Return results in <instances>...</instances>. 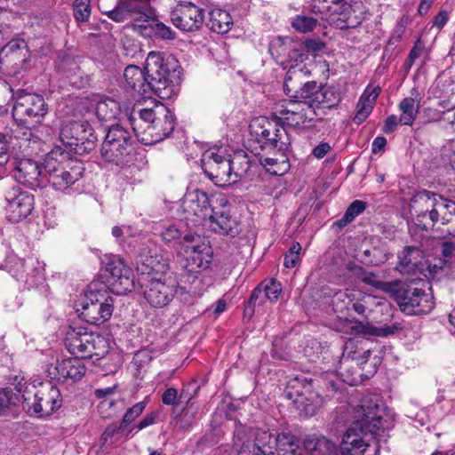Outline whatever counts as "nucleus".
<instances>
[{
	"label": "nucleus",
	"mask_w": 455,
	"mask_h": 455,
	"mask_svg": "<svg viewBox=\"0 0 455 455\" xmlns=\"http://www.w3.org/2000/svg\"><path fill=\"white\" fill-rule=\"evenodd\" d=\"M179 68L172 56L164 58L151 52L146 60V72L135 65L125 68L124 88L144 98H151L153 93L161 99H169L181 81Z\"/></svg>",
	"instance_id": "nucleus-1"
},
{
	"label": "nucleus",
	"mask_w": 455,
	"mask_h": 455,
	"mask_svg": "<svg viewBox=\"0 0 455 455\" xmlns=\"http://www.w3.org/2000/svg\"><path fill=\"white\" fill-rule=\"evenodd\" d=\"M411 212L415 215L414 224L427 229L435 223L451 224L455 233V202L431 191L417 193L411 202Z\"/></svg>",
	"instance_id": "nucleus-2"
},
{
	"label": "nucleus",
	"mask_w": 455,
	"mask_h": 455,
	"mask_svg": "<svg viewBox=\"0 0 455 455\" xmlns=\"http://www.w3.org/2000/svg\"><path fill=\"white\" fill-rule=\"evenodd\" d=\"M371 288L389 294L397 303L400 310L408 315L428 314L434 308L432 295L419 288L415 281L409 283L397 280L378 281L371 274Z\"/></svg>",
	"instance_id": "nucleus-3"
},
{
	"label": "nucleus",
	"mask_w": 455,
	"mask_h": 455,
	"mask_svg": "<svg viewBox=\"0 0 455 455\" xmlns=\"http://www.w3.org/2000/svg\"><path fill=\"white\" fill-rule=\"evenodd\" d=\"M44 172L49 182L55 190L66 191L77 182L84 174L83 164L76 158L69 156V153L60 150L48 154L44 165Z\"/></svg>",
	"instance_id": "nucleus-4"
},
{
	"label": "nucleus",
	"mask_w": 455,
	"mask_h": 455,
	"mask_svg": "<svg viewBox=\"0 0 455 455\" xmlns=\"http://www.w3.org/2000/svg\"><path fill=\"white\" fill-rule=\"evenodd\" d=\"M113 309V299L108 294L107 285L100 281L92 282L79 316L90 324L100 325L110 319Z\"/></svg>",
	"instance_id": "nucleus-5"
},
{
	"label": "nucleus",
	"mask_w": 455,
	"mask_h": 455,
	"mask_svg": "<svg viewBox=\"0 0 455 455\" xmlns=\"http://www.w3.org/2000/svg\"><path fill=\"white\" fill-rule=\"evenodd\" d=\"M65 346L73 355L94 362L105 357L108 352L107 342L103 337L88 332L82 327L68 330Z\"/></svg>",
	"instance_id": "nucleus-6"
},
{
	"label": "nucleus",
	"mask_w": 455,
	"mask_h": 455,
	"mask_svg": "<svg viewBox=\"0 0 455 455\" xmlns=\"http://www.w3.org/2000/svg\"><path fill=\"white\" fill-rule=\"evenodd\" d=\"M12 96L15 100L12 116L17 122L27 127H34L43 123L48 106L42 95L18 90Z\"/></svg>",
	"instance_id": "nucleus-7"
},
{
	"label": "nucleus",
	"mask_w": 455,
	"mask_h": 455,
	"mask_svg": "<svg viewBox=\"0 0 455 455\" xmlns=\"http://www.w3.org/2000/svg\"><path fill=\"white\" fill-rule=\"evenodd\" d=\"M61 142L76 155H84L96 147L97 136L86 120L74 121L62 126L60 133Z\"/></svg>",
	"instance_id": "nucleus-8"
},
{
	"label": "nucleus",
	"mask_w": 455,
	"mask_h": 455,
	"mask_svg": "<svg viewBox=\"0 0 455 455\" xmlns=\"http://www.w3.org/2000/svg\"><path fill=\"white\" fill-rule=\"evenodd\" d=\"M265 117H258L250 124L251 135L260 144L262 149L284 151L288 148V134L283 127H278Z\"/></svg>",
	"instance_id": "nucleus-9"
},
{
	"label": "nucleus",
	"mask_w": 455,
	"mask_h": 455,
	"mask_svg": "<svg viewBox=\"0 0 455 455\" xmlns=\"http://www.w3.org/2000/svg\"><path fill=\"white\" fill-rule=\"evenodd\" d=\"M138 283L148 303L156 308L169 305L177 293V284L171 279L152 276L150 279L139 278Z\"/></svg>",
	"instance_id": "nucleus-10"
},
{
	"label": "nucleus",
	"mask_w": 455,
	"mask_h": 455,
	"mask_svg": "<svg viewBox=\"0 0 455 455\" xmlns=\"http://www.w3.org/2000/svg\"><path fill=\"white\" fill-rule=\"evenodd\" d=\"M318 116L307 99L291 100L280 106L275 112L276 121L291 127H302Z\"/></svg>",
	"instance_id": "nucleus-11"
},
{
	"label": "nucleus",
	"mask_w": 455,
	"mask_h": 455,
	"mask_svg": "<svg viewBox=\"0 0 455 455\" xmlns=\"http://www.w3.org/2000/svg\"><path fill=\"white\" fill-rule=\"evenodd\" d=\"M61 404L62 398L60 390L52 383H47L38 390L33 391L32 400L28 402L24 410L37 417H46L60 408Z\"/></svg>",
	"instance_id": "nucleus-12"
},
{
	"label": "nucleus",
	"mask_w": 455,
	"mask_h": 455,
	"mask_svg": "<svg viewBox=\"0 0 455 455\" xmlns=\"http://www.w3.org/2000/svg\"><path fill=\"white\" fill-rule=\"evenodd\" d=\"M202 169L204 174L217 186L222 187L233 183L230 174L229 156L210 149L204 153Z\"/></svg>",
	"instance_id": "nucleus-13"
},
{
	"label": "nucleus",
	"mask_w": 455,
	"mask_h": 455,
	"mask_svg": "<svg viewBox=\"0 0 455 455\" xmlns=\"http://www.w3.org/2000/svg\"><path fill=\"white\" fill-rule=\"evenodd\" d=\"M395 425V416L391 410L379 397L371 398V439L376 440L378 455L381 443H385L389 436L388 432Z\"/></svg>",
	"instance_id": "nucleus-14"
},
{
	"label": "nucleus",
	"mask_w": 455,
	"mask_h": 455,
	"mask_svg": "<svg viewBox=\"0 0 455 455\" xmlns=\"http://www.w3.org/2000/svg\"><path fill=\"white\" fill-rule=\"evenodd\" d=\"M212 208L208 194L201 189L188 191L180 205L183 218L195 223L206 220Z\"/></svg>",
	"instance_id": "nucleus-15"
},
{
	"label": "nucleus",
	"mask_w": 455,
	"mask_h": 455,
	"mask_svg": "<svg viewBox=\"0 0 455 455\" xmlns=\"http://www.w3.org/2000/svg\"><path fill=\"white\" fill-rule=\"evenodd\" d=\"M13 177L19 183L32 189L43 188L47 184L46 172H43L42 164L30 158L16 160Z\"/></svg>",
	"instance_id": "nucleus-16"
},
{
	"label": "nucleus",
	"mask_w": 455,
	"mask_h": 455,
	"mask_svg": "<svg viewBox=\"0 0 455 455\" xmlns=\"http://www.w3.org/2000/svg\"><path fill=\"white\" fill-rule=\"evenodd\" d=\"M204 19V9L191 2L179 3L171 12L172 24L186 32L198 30L203 25Z\"/></svg>",
	"instance_id": "nucleus-17"
},
{
	"label": "nucleus",
	"mask_w": 455,
	"mask_h": 455,
	"mask_svg": "<svg viewBox=\"0 0 455 455\" xmlns=\"http://www.w3.org/2000/svg\"><path fill=\"white\" fill-rule=\"evenodd\" d=\"M8 219L12 222H19L26 219L34 209V196L19 187H13L5 193Z\"/></svg>",
	"instance_id": "nucleus-18"
},
{
	"label": "nucleus",
	"mask_w": 455,
	"mask_h": 455,
	"mask_svg": "<svg viewBox=\"0 0 455 455\" xmlns=\"http://www.w3.org/2000/svg\"><path fill=\"white\" fill-rule=\"evenodd\" d=\"M183 247L186 248L187 252L190 251L188 267L191 271L206 269L209 267L212 259V251L211 246L204 242L199 235L185 234Z\"/></svg>",
	"instance_id": "nucleus-19"
},
{
	"label": "nucleus",
	"mask_w": 455,
	"mask_h": 455,
	"mask_svg": "<svg viewBox=\"0 0 455 455\" xmlns=\"http://www.w3.org/2000/svg\"><path fill=\"white\" fill-rule=\"evenodd\" d=\"M302 63L290 64L283 82L284 92L293 99H307L314 81H308Z\"/></svg>",
	"instance_id": "nucleus-20"
},
{
	"label": "nucleus",
	"mask_w": 455,
	"mask_h": 455,
	"mask_svg": "<svg viewBox=\"0 0 455 455\" xmlns=\"http://www.w3.org/2000/svg\"><path fill=\"white\" fill-rule=\"evenodd\" d=\"M370 432V424L366 419L356 420L344 434L340 444L342 455H364L369 446L363 437Z\"/></svg>",
	"instance_id": "nucleus-21"
},
{
	"label": "nucleus",
	"mask_w": 455,
	"mask_h": 455,
	"mask_svg": "<svg viewBox=\"0 0 455 455\" xmlns=\"http://www.w3.org/2000/svg\"><path fill=\"white\" fill-rule=\"evenodd\" d=\"M378 289L371 288V313L375 324H371V336L387 337L395 332L396 328L387 323L391 320L392 307L386 299L373 293Z\"/></svg>",
	"instance_id": "nucleus-22"
},
{
	"label": "nucleus",
	"mask_w": 455,
	"mask_h": 455,
	"mask_svg": "<svg viewBox=\"0 0 455 455\" xmlns=\"http://www.w3.org/2000/svg\"><path fill=\"white\" fill-rule=\"evenodd\" d=\"M169 269V262L162 255L152 253L148 246L140 249L136 259V271L139 278L150 279L152 276H163Z\"/></svg>",
	"instance_id": "nucleus-23"
},
{
	"label": "nucleus",
	"mask_w": 455,
	"mask_h": 455,
	"mask_svg": "<svg viewBox=\"0 0 455 455\" xmlns=\"http://www.w3.org/2000/svg\"><path fill=\"white\" fill-rule=\"evenodd\" d=\"M107 271L110 275L108 283L116 290L117 293L132 290L133 287L132 271L124 259H112L108 263Z\"/></svg>",
	"instance_id": "nucleus-24"
},
{
	"label": "nucleus",
	"mask_w": 455,
	"mask_h": 455,
	"mask_svg": "<svg viewBox=\"0 0 455 455\" xmlns=\"http://www.w3.org/2000/svg\"><path fill=\"white\" fill-rule=\"evenodd\" d=\"M313 109L332 108L340 101V93L332 86H321L315 82L307 98Z\"/></svg>",
	"instance_id": "nucleus-25"
},
{
	"label": "nucleus",
	"mask_w": 455,
	"mask_h": 455,
	"mask_svg": "<svg viewBox=\"0 0 455 455\" xmlns=\"http://www.w3.org/2000/svg\"><path fill=\"white\" fill-rule=\"evenodd\" d=\"M53 371H50V374L53 375V378L59 381L71 380L72 382H77L84 376L86 367L80 358L74 356L57 361Z\"/></svg>",
	"instance_id": "nucleus-26"
},
{
	"label": "nucleus",
	"mask_w": 455,
	"mask_h": 455,
	"mask_svg": "<svg viewBox=\"0 0 455 455\" xmlns=\"http://www.w3.org/2000/svg\"><path fill=\"white\" fill-rule=\"evenodd\" d=\"M150 108H143L136 110L132 109L128 116V120L132 127L134 132L139 129L145 128L148 132L149 126L155 123L157 116H166L164 112L165 105L161 102L154 101Z\"/></svg>",
	"instance_id": "nucleus-27"
},
{
	"label": "nucleus",
	"mask_w": 455,
	"mask_h": 455,
	"mask_svg": "<svg viewBox=\"0 0 455 455\" xmlns=\"http://www.w3.org/2000/svg\"><path fill=\"white\" fill-rule=\"evenodd\" d=\"M134 145L116 142L102 143L101 156L107 162L113 163L116 165H127L133 160Z\"/></svg>",
	"instance_id": "nucleus-28"
},
{
	"label": "nucleus",
	"mask_w": 455,
	"mask_h": 455,
	"mask_svg": "<svg viewBox=\"0 0 455 455\" xmlns=\"http://www.w3.org/2000/svg\"><path fill=\"white\" fill-rule=\"evenodd\" d=\"M207 219L211 223L210 228L215 233L235 237L241 232L239 222L225 209L217 211L212 208Z\"/></svg>",
	"instance_id": "nucleus-29"
},
{
	"label": "nucleus",
	"mask_w": 455,
	"mask_h": 455,
	"mask_svg": "<svg viewBox=\"0 0 455 455\" xmlns=\"http://www.w3.org/2000/svg\"><path fill=\"white\" fill-rule=\"evenodd\" d=\"M268 52L273 59L281 65H283L285 61L289 64L294 62L303 63L307 59V56L301 50L290 49L289 44L282 38L278 37L274 39L268 47Z\"/></svg>",
	"instance_id": "nucleus-30"
},
{
	"label": "nucleus",
	"mask_w": 455,
	"mask_h": 455,
	"mask_svg": "<svg viewBox=\"0 0 455 455\" xmlns=\"http://www.w3.org/2000/svg\"><path fill=\"white\" fill-rule=\"evenodd\" d=\"M397 269L402 274L422 272L425 267L423 251L416 246H408L398 256Z\"/></svg>",
	"instance_id": "nucleus-31"
},
{
	"label": "nucleus",
	"mask_w": 455,
	"mask_h": 455,
	"mask_svg": "<svg viewBox=\"0 0 455 455\" xmlns=\"http://www.w3.org/2000/svg\"><path fill=\"white\" fill-rule=\"evenodd\" d=\"M420 95L417 88H413L411 96L400 101L398 108L401 112L399 124L402 125H412L420 108Z\"/></svg>",
	"instance_id": "nucleus-32"
},
{
	"label": "nucleus",
	"mask_w": 455,
	"mask_h": 455,
	"mask_svg": "<svg viewBox=\"0 0 455 455\" xmlns=\"http://www.w3.org/2000/svg\"><path fill=\"white\" fill-rule=\"evenodd\" d=\"M164 112L166 116H157L148 132L156 142L168 137L175 128V117L166 106L164 107Z\"/></svg>",
	"instance_id": "nucleus-33"
},
{
	"label": "nucleus",
	"mask_w": 455,
	"mask_h": 455,
	"mask_svg": "<svg viewBox=\"0 0 455 455\" xmlns=\"http://www.w3.org/2000/svg\"><path fill=\"white\" fill-rule=\"evenodd\" d=\"M95 113L101 123L115 121L121 115V105L111 98H104L97 102Z\"/></svg>",
	"instance_id": "nucleus-34"
},
{
	"label": "nucleus",
	"mask_w": 455,
	"mask_h": 455,
	"mask_svg": "<svg viewBox=\"0 0 455 455\" xmlns=\"http://www.w3.org/2000/svg\"><path fill=\"white\" fill-rule=\"evenodd\" d=\"M312 379L307 380L306 378H298L296 377L292 381L290 382L286 390L284 391V395L287 399L291 400L294 403L304 404L305 393L310 391V387L312 384ZM306 400H308L306 398Z\"/></svg>",
	"instance_id": "nucleus-35"
},
{
	"label": "nucleus",
	"mask_w": 455,
	"mask_h": 455,
	"mask_svg": "<svg viewBox=\"0 0 455 455\" xmlns=\"http://www.w3.org/2000/svg\"><path fill=\"white\" fill-rule=\"evenodd\" d=\"M232 24V18L227 11L214 9L209 12L207 26L213 32L225 34L229 31Z\"/></svg>",
	"instance_id": "nucleus-36"
},
{
	"label": "nucleus",
	"mask_w": 455,
	"mask_h": 455,
	"mask_svg": "<svg viewBox=\"0 0 455 455\" xmlns=\"http://www.w3.org/2000/svg\"><path fill=\"white\" fill-rule=\"evenodd\" d=\"M229 166L233 183H235L238 180L248 175L251 168V160L247 154L238 152L232 157L229 156Z\"/></svg>",
	"instance_id": "nucleus-37"
},
{
	"label": "nucleus",
	"mask_w": 455,
	"mask_h": 455,
	"mask_svg": "<svg viewBox=\"0 0 455 455\" xmlns=\"http://www.w3.org/2000/svg\"><path fill=\"white\" fill-rule=\"evenodd\" d=\"M306 448L309 455H342L340 449L338 451L336 444L323 436L307 440Z\"/></svg>",
	"instance_id": "nucleus-38"
},
{
	"label": "nucleus",
	"mask_w": 455,
	"mask_h": 455,
	"mask_svg": "<svg viewBox=\"0 0 455 455\" xmlns=\"http://www.w3.org/2000/svg\"><path fill=\"white\" fill-rule=\"evenodd\" d=\"M120 2L129 17H135V20H141L150 15L148 0H120Z\"/></svg>",
	"instance_id": "nucleus-39"
},
{
	"label": "nucleus",
	"mask_w": 455,
	"mask_h": 455,
	"mask_svg": "<svg viewBox=\"0 0 455 455\" xmlns=\"http://www.w3.org/2000/svg\"><path fill=\"white\" fill-rule=\"evenodd\" d=\"M135 144L130 132L119 124H111L108 129L103 143Z\"/></svg>",
	"instance_id": "nucleus-40"
},
{
	"label": "nucleus",
	"mask_w": 455,
	"mask_h": 455,
	"mask_svg": "<svg viewBox=\"0 0 455 455\" xmlns=\"http://www.w3.org/2000/svg\"><path fill=\"white\" fill-rule=\"evenodd\" d=\"M15 396L19 398V403L22 406L23 410L30 400H32V393L36 387L28 384L23 378L19 379L15 377L14 383H12Z\"/></svg>",
	"instance_id": "nucleus-41"
},
{
	"label": "nucleus",
	"mask_w": 455,
	"mask_h": 455,
	"mask_svg": "<svg viewBox=\"0 0 455 455\" xmlns=\"http://www.w3.org/2000/svg\"><path fill=\"white\" fill-rule=\"evenodd\" d=\"M323 2L332 4L331 6L328 5V8L332 15L338 14L339 17L337 19L345 23L341 28L354 26L353 22L350 21L351 5L344 2V0H323Z\"/></svg>",
	"instance_id": "nucleus-42"
},
{
	"label": "nucleus",
	"mask_w": 455,
	"mask_h": 455,
	"mask_svg": "<svg viewBox=\"0 0 455 455\" xmlns=\"http://www.w3.org/2000/svg\"><path fill=\"white\" fill-rule=\"evenodd\" d=\"M366 205L367 204L365 202L355 200L347 209L343 217L335 221L333 226L339 229L345 228L347 225L351 223L356 216L361 214L366 209Z\"/></svg>",
	"instance_id": "nucleus-43"
},
{
	"label": "nucleus",
	"mask_w": 455,
	"mask_h": 455,
	"mask_svg": "<svg viewBox=\"0 0 455 455\" xmlns=\"http://www.w3.org/2000/svg\"><path fill=\"white\" fill-rule=\"evenodd\" d=\"M370 84H368L365 88L356 106L357 109L354 117V123L357 124L364 122L370 115V92H368Z\"/></svg>",
	"instance_id": "nucleus-44"
},
{
	"label": "nucleus",
	"mask_w": 455,
	"mask_h": 455,
	"mask_svg": "<svg viewBox=\"0 0 455 455\" xmlns=\"http://www.w3.org/2000/svg\"><path fill=\"white\" fill-rule=\"evenodd\" d=\"M19 405V398L15 396L12 387L0 389V414H5Z\"/></svg>",
	"instance_id": "nucleus-45"
},
{
	"label": "nucleus",
	"mask_w": 455,
	"mask_h": 455,
	"mask_svg": "<svg viewBox=\"0 0 455 455\" xmlns=\"http://www.w3.org/2000/svg\"><path fill=\"white\" fill-rule=\"evenodd\" d=\"M73 16L77 22H86L91 16V0H75Z\"/></svg>",
	"instance_id": "nucleus-46"
},
{
	"label": "nucleus",
	"mask_w": 455,
	"mask_h": 455,
	"mask_svg": "<svg viewBox=\"0 0 455 455\" xmlns=\"http://www.w3.org/2000/svg\"><path fill=\"white\" fill-rule=\"evenodd\" d=\"M183 231L176 225H170L161 232V237L165 243H180L183 246Z\"/></svg>",
	"instance_id": "nucleus-47"
},
{
	"label": "nucleus",
	"mask_w": 455,
	"mask_h": 455,
	"mask_svg": "<svg viewBox=\"0 0 455 455\" xmlns=\"http://www.w3.org/2000/svg\"><path fill=\"white\" fill-rule=\"evenodd\" d=\"M264 285L263 291L264 297L271 302L276 301L282 293V285L280 282L271 279L269 281L261 282Z\"/></svg>",
	"instance_id": "nucleus-48"
},
{
	"label": "nucleus",
	"mask_w": 455,
	"mask_h": 455,
	"mask_svg": "<svg viewBox=\"0 0 455 455\" xmlns=\"http://www.w3.org/2000/svg\"><path fill=\"white\" fill-rule=\"evenodd\" d=\"M147 405L146 401L139 402L132 407L127 410L121 421V428H126L132 422H133L145 410Z\"/></svg>",
	"instance_id": "nucleus-49"
},
{
	"label": "nucleus",
	"mask_w": 455,
	"mask_h": 455,
	"mask_svg": "<svg viewBox=\"0 0 455 455\" xmlns=\"http://www.w3.org/2000/svg\"><path fill=\"white\" fill-rule=\"evenodd\" d=\"M317 20L313 17L298 15L291 22L292 27L300 33L312 31L316 26Z\"/></svg>",
	"instance_id": "nucleus-50"
},
{
	"label": "nucleus",
	"mask_w": 455,
	"mask_h": 455,
	"mask_svg": "<svg viewBox=\"0 0 455 455\" xmlns=\"http://www.w3.org/2000/svg\"><path fill=\"white\" fill-rule=\"evenodd\" d=\"M301 246L299 243H294L289 251L284 254L283 266L287 268L294 267L300 259Z\"/></svg>",
	"instance_id": "nucleus-51"
},
{
	"label": "nucleus",
	"mask_w": 455,
	"mask_h": 455,
	"mask_svg": "<svg viewBox=\"0 0 455 455\" xmlns=\"http://www.w3.org/2000/svg\"><path fill=\"white\" fill-rule=\"evenodd\" d=\"M195 415L196 412L190 411L189 408L187 406L181 411L180 419L177 420V425L180 429L184 431L188 430L195 421Z\"/></svg>",
	"instance_id": "nucleus-52"
},
{
	"label": "nucleus",
	"mask_w": 455,
	"mask_h": 455,
	"mask_svg": "<svg viewBox=\"0 0 455 455\" xmlns=\"http://www.w3.org/2000/svg\"><path fill=\"white\" fill-rule=\"evenodd\" d=\"M125 428H121V424L116 426V424L113 423L108 425L100 437V447H104L108 440L115 437L116 435L122 434Z\"/></svg>",
	"instance_id": "nucleus-53"
},
{
	"label": "nucleus",
	"mask_w": 455,
	"mask_h": 455,
	"mask_svg": "<svg viewBox=\"0 0 455 455\" xmlns=\"http://www.w3.org/2000/svg\"><path fill=\"white\" fill-rule=\"evenodd\" d=\"M295 441L294 435L290 433H280L275 436V448L284 450L287 446H292Z\"/></svg>",
	"instance_id": "nucleus-54"
},
{
	"label": "nucleus",
	"mask_w": 455,
	"mask_h": 455,
	"mask_svg": "<svg viewBox=\"0 0 455 455\" xmlns=\"http://www.w3.org/2000/svg\"><path fill=\"white\" fill-rule=\"evenodd\" d=\"M107 15L109 19L116 22H123L130 18L125 9L123 8V4L120 1L115 9L107 12Z\"/></svg>",
	"instance_id": "nucleus-55"
},
{
	"label": "nucleus",
	"mask_w": 455,
	"mask_h": 455,
	"mask_svg": "<svg viewBox=\"0 0 455 455\" xmlns=\"http://www.w3.org/2000/svg\"><path fill=\"white\" fill-rule=\"evenodd\" d=\"M11 158L10 146L4 136H0V166L6 164Z\"/></svg>",
	"instance_id": "nucleus-56"
},
{
	"label": "nucleus",
	"mask_w": 455,
	"mask_h": 455,
	"mask_svg": "<svg viewBox=\"0 0 455 455\" xmlns=\"http://www.w3.org/2000/svg\"><path fill=\"white\" fill-rule=\"evenodd\" d=\"M162 402L166 405H177L178 390L174 387L167 388L162 395Z\"/></svg>",
	"instance_id": "nucleus-57"
},
{
	"label": "nucleus",
	"mask_w": 455,
	"mask_h": 455,
	"mask_svg": "<svg viewBox=\"0 0 455 455\" xmlns=\"http://www.w3.org/2000/svg\"><path fill=\"white\" fill-rule=\"evenodd\" d=\"M264 285H261V283L252 291L249 303L253 304V306L261 305L264 302V291H263Z\"/></svg>",
	"instance_id": "nucleus-58"
},
{
	"label": "nucleus",
	"mask_w": 455,
	"mask_h": 455,
	"mask_svg": "<svg viewBox=\"0 0 455 455\" xmlns=\"http://www.w3.org/2000/svg\"><path fill=\"white\" fill-rule=\"evenodd\" d=\"M156 34L163 39L171 40L175 36V33L164 23H157L156 28Z\"/></svg>",
	"instance_id": "nucleus-59"
},
{
	"label": "nucleus",
	"mask_w": 455,
	"mask_h": 455,
	"mask_svg": "<svg viewBox=\"0 0 455 455\" xmlns=\"http://www.w3.org/2000/svg\"><path fill=\"white\" fill-rule=\"evenodd\" d=\"M158 415L159 413L157 411H152L147 414L136 426V428L138 430H142L143 428L153 425L156 422V419L158 417Z\"/></svg>",
	"instance_id": "nucleus-60"
},
{
	"label": "nucleus",
	"mask_w": 455,
	"mask_h": 455,
	"mask_svg": "<svg viewBox=\"0 0 455 455\" xmlns=\"http://www.w3.org/2000/svg\"><path fill=\"white\" fill-rule=\"evenodd\" d=\"M276 164L277 160L275 158L265 157L260 159V164L267 170V172L274 175H278V171L274 168V165Z\"/></svg>",
	"instance_id": "nucleus-61"
},
{
	"label": "nucleus",
	"mask_w": 455,
	"mask_h": 455,
	"mask_svg": "<svg viewBox=\"0 0 455 455\" xmlns=\"http://www.w3.org/2000/svg\"><path fill=\"white\" fill-rule=\"evenodd\" d=\"M374 264L379 265L385 262L388 259V254L385 249L374 248L373 252Z\"/></svg>",
	"instance_id": "nucleus-62"
},
{
	"label": "nucleus",
	"mask_w": 455,
	"mask_h": 455,
	"mask_svg": "<svg viewBox=\"0 0 455 455\" xmlns=\"http://www.w3.org/2000/svg\"><path fill=\"white\" fill-rule=\"evenodd\" d=\"M331 149L328 143H320L313 149V155L316 158H323Z\"/></svg>",
	"instance_id": "nucleus-63"
},
{
	"label": "nucleus",
	"mask_w": 455,
	"mask_h": 455,
	"mask_svg": "<svg viewBox=\"0 0 455 455\" xmlns=\"http://www.w3.org/2000/svg\"><path fill=\"white\" fill-rule=\"evenodd\" d=\"M387 145V140L384 137H377L374 139L372 145H371V152L372 153H379L385 149V147Z\"/></svg>",
	"instance_id": "nucleus-64"
}]
</instances>
